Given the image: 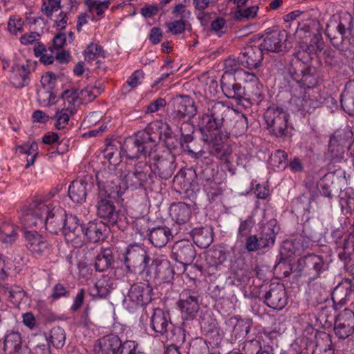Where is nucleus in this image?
<instances>
[{
    "label": "nucleus",
    "instance_id": "obj_1",
    "mask_svg": "<svg viewBox=\"0 0 354 354\" xmlns=\"http://www.w3.org/2000/svg\"><path fill=\"white\" fill-rule=\"evenodd\" d=\"M54 193L50 196H44L35 200L29 207L21 210L20 220L28 227L44 224L46 230L57 234L63 227L65 212L59 205L57 201H53Z\"/></svg>",
    "mask_w": 354,
    "mask_h": 354
},
{
    "label": "nucleus",
    "instance_id": "obj_2",
    "mask_svg": "<svg viewBox=\"0 0 354 354\" xmlns=\"http://www.w3.org/2000/svg\"><path fill=\"white\" fill-rule=\"evenodd\" d=\"M234 110L221 102H209L206 111L203 114L201 124L206 132L203 136H229L227 129L230 127Z\"/></svg>",
    "mask_w": 354,
    "mask_h": 354
},
{
    "label": "nucleus",
    "instance_id": "obj_3",
    "mask_svg": "<svg viewBox=\"0 0 354 354\" xmlns=\"http://www.w3.org/2000/svg\"><path fill=\"white\" fill-rule=\"evenodd\" d=\"M160 139L158 133L149 129L138 131L134 136L125 140L120 153L129 159L137 158L141 155H150Z\"/></svg>",
    "mask_w": 354,
    "mask_h": 354
},
{
    "label": "nucleus",
    "instance_id": "obj_4",
    "mask_svg": "<svg viewBox=\"0 0 354 354\" xmlns=\"http://www.w3.org/2000/svg\"><path fill=\"white\" fill-rule=\"evenodd\" d=\"M150 324L154 332L165 335L167 339L174 342L182 344L185 341L184 330L175 326L171 322L169 313L160 308L153 310Z\"/></svg>",
    "mask_w": 354,
    "mask_h": 354
},
{
    "label": "nucleus",
    "instance_id": "obj_5",
    "mask_svg": "<svg viewBox=\"0 0 354 354\" xmlns=\"http://www.w3.org/2000/svg\"><path fill=\"white\" fill-rule=\"evenodd\" d=\"M279 231L277 222L271 219L266 223L262 224L259 235H250L245 241V248L248 252L257 250H268L275 243L276 236Z\"/></svg>",
    "mask_w": 354,
    "mask_h": 354
},
{
    "label": "nucleus",
    "instance_id": "obj_6",
    "mask_svg": "<svg viewBox=\"0 0 354 354\" xmlns=\"http://www.w3.org/2000/svg\"><path fill=\"white\" fill-rule=\"evenodd\" d=\"M170 103L172 106V111L168 114L167 121V125L178 127V124L183 120H190L194 118L197 109L192 98L186 95H177L172 97Z\"/></svg>",
    "mask_w": 354,
    "mask_h": 354
},
{
    "label": "nucleus",
    "instance_id": "obj_7",
    "mask_svg": "<svg viewBox=\"0 0 354 354\" xmlns=\"http://www.w3.org/2000/svg\"><path fill=\"white\" fill-rule=\"evenodd\" d=\"M153 169L147 162H138L133 169L129 171L122 178L127 187L137 189L146 187L153 183Z\"/></svg>",
    "mask_w": 354,
    "mask_h": 354
},
{
    "label": "nucleus",
    "instance_id": "obj_8",
    "mask_svg": "<svg viewBox=\"0 0 354 354\" xmlns=\"http://www.w3.org/2000/svg\"><path fill=\"white\" fill-rule=\"evenodd\" d=\"M200 294L196 288L184 289L179 295L178 307L184 320H192L200 309Z\"/></svg>",
    "mask_w": 354,
    "mask_h": 354
},
{
    "label": "nucleus",
    "instance_id": "obj_9",
    "mask_svg": "<svg viewBox=\"0 0 354 354\" xmlns=\"http://www.w3.org/2000/svg\"><path fill=\"white\" fill-rule=\"evenodd\" d=\"M264 119L270 132L277 138L286 136L288 127V114L279 107H269Z\"/></svg>",
    "mask_w": 354,
    "mask_h": 354
},
{
    "label": "nucleus",
    "instance_id": "obj_10",
    "mask_svg": "<svg viewBox=\"0 0 354 354\" xmlns=\"http://www.w3.org/2000/svg\"><path fill=\"white\" fill-rule=\"evenodd\" d=\"M150 261L147 250L138 245L129 246L125 252L124 265L129 272H136L138 270L145 273Z\"/></svg>",
    "mask_w": 354,
    "mask_h": 354
},
{
    "label": "nucleus",
    "instance_id": "obj_11",
    "mask_svg": "<svg viewBox=\"0 0 354 354\" xmlns=\"http://www.w3.org/2000/svg\"><path fill=\"white\" fill-rule=\"evenodd\" d=\"M99 196L116 198L122 196L124 190L120 185V180L116 174L104 169L96 174Z\"/></svg>",
    "mask_w": 354,
    "mask_h": 354
},
{
    "label": "nucleus",
    "instance_id": "obj_12",
    "mask_svg": "<svg viewBox=\"0 0 354 354\" xmlns=\"http://www.w3.org/2000/svg\"><path fill=\"white\" fill-rule=\"evenodd\" d=\"M290 102L303 115L312 113L320 106V102L317 100L312 90L302 88H295L293 91Z\"/></svg>",
    "mask_w": 354,
    "mask_h": 354
},
{
    "label": "nucleus",
    "instance_id": "obj_13",
    "mask_svg": "<svg viewBox=\"0 0 354 354\" xmlns=\"http://www.w3.org/2000/svg\"><path fill=\"white\" fill-rule=\"evenodd\" d=\"M151 292L152 288L149 283H135L131 286L123 304L130 310L135 306L146 305L151 300Z\"/></svg>",
    "mask_w": 354,
    "mask_h": 354
},
{
    "label": "nucleus",
    "instance_id": "obj_14",
    "mask_svg": "<svg viewBox=\"0 0 354 354\" xmlns=\"http://www.w3.org/2000/svg\"><path fill=\"white\" fill-rule=\"evenodd\" d=\"M113 198L97 195L95 205L96 213L99 218L109 225H115L121 221L123 215L120 210L117 209L111 200Z\"/></svg>",
    "mask_w": 354,
    "mask_h": 354
},
{
    "label": "nucleus",
    "instance_id": "obj_15",
    "mask_svg": "<svg viewBox=\"0 0 354 354\" xmlns=\"http://www.w3.org/2000/svg\"><path fill=\"white\" fill-rule=\"evenodd\" d=\"M61 231L66 241L72 243L74 247L80 248L83 245L82 238L84 235V227L77 216L66 214Z\"/></svg>",
    "mask_w": 354,
    "mask_h": 354
},
{
    "label": "nucleus",
    "instance_id": "obj_16",
    "mask_svg": "<svg viewBox=\"0 0 354 354\" xmlns=\"http://www.w3.org/2000/svg\"><path fill=\"white\" fill-rule=\"evenodd\" d=\"M171 252L174 259L185 266L184 271H187L189 266L191 270H198V267L192 264L196 256V251L190 241L185 240L177 241L173 245Z\"/></svg>",
    "mask_w": 354,
    "mask_h": 354
},
{
    "label": "nucleus",
    "instance_id": "obj_17",
    "mask_svg": "<svg viewBox=\"0 0 354 354\" xmlns=\"http://www.w3.org/2000/svg\"><path fill=\"white\" fill-rule=\"evenodd\" d=\"M228 138L229 136L220 135L203 136V140L208 146L209 153L227 163L230 162V158L232 153L231 146L225 142Z\"/></svg>",
    "mask_w": 354,
    "mask_h": 354
},
{
    "label": "nucleus",
    "instance_id": "obj_18",
    "mask_svg": "<svg viewBox=\"0 0 354 354\" xmlns=\"http://www.w3.org/2000/svg\"><path fill=\"white\" fill-rule=\"evenodd\" d=\"M174 270L168 260H153L147 269L145 268V274L150 280H159L163 283H169L174 279Z\"/></svg>",
    "mask_w": 354,
    "mask_h": 354
},
{
    "label": "nucleus",
    "instance_id": "obj_19",
    "mask_svg": "<svg viewBox=\"0 0 354 354\" xmlns=\"http://www.w3.org/2000/svg\"><path fill=\"white\" fill-rule=\"evenodd\" d=\"M298 268L299 271L311 276L313 279H316L328 269V264L323 257L310 254L298 260Z\"/></svg>",
    "mask_w": 354,
    "mask_h": 354
},
{
    "label": "nucleus",
    "instance_id": "obj_20",
    "mask_svg": "<svg viewBox=\"0 0 354 354\" xmlns=\"http://www.w3.org/2000/svg\"><path fill=\"white\" fill-rule=\"evenodd\" d=\"M288 34L286 30H274L266 35L260 47L263 52L283 53L288 48L287 46Z\"/></svg>",
    "mask_w": 354,
    "mask_h": 354
},
{
    "label": "nucleus",
    "instance_id": "obj_21",
    "mask_svg": "<svg viewBox=\"0 0 354 354\" xmlns=\"http://www.w3.org/2000/svg\"><path fill=\"white\" fill-rule=\"evenodd\" d=\"M26 246L36 257H41L49 253L51 245L45 236L36 231L24 232Z\"/></svg>",
    "mask_w": 354,
    "mask_h": 354
},
{
    "label": "nucleus",
    "instance_id": "obj_22",
    "mask_svg": "<svg viewBox=\"0 0 354 354\" xmlns=\"http://www.w3.org/2000/svg\"><path fill=\"white\" fill-rule=\"evenodd\" d=\"M334 333L339 339H346L354 332V313L345 308L338 314L334 321Z\"/></svg>",
    "mask_w": 354,
    "mask_h": 354
},
{
    "label": "nucleus",
    "instance_id": "obj_23",
    "mask_svg": "<svg viewBox=\"0 0 354 354\" xmlns=\"http://www.w3.org/2000/svg\"><path fill=\"white\" fill-rule=\"evenodd\" d=\"M288 296L284 286L281 283L272 284L263 295L265 304L274 310H281L288 304Z\"/></svg>",
    "mask_w": 354,
    "mask_h": 354
},
{
    "label": "nucleus",
    "instance_id": "obj_24",
    "mask_svg": "<svg viewBox=\"0 0 354 354\" xmlns=\"http://www.w3.org/2000/svg\"><path fill=\"white\" fill-rule=\"evenodd\" d=\"M313 242L312 236L303 230L301 233L297 234L293 239L284 241L281 254H285V252H287L288 256L297 253L299 254L304 250L312 246Z\"/></svg>",
    "mask_w": 354,
    "mask_h": 354
},
{
    "label": "nucleus",
    "instance_id": "obj_25",
    "mask_svg": "<svg viewBox=\"0 0 354 354\" xmlns=\"http://www.w3.org/2000/svg\"><path fill=\"white\" fill-rule=\"evenodd\" d=\"M293 78L299 86V88L312 90L318 82L319 74L314 66H301L295 70Z\"/></svg>",
    "mask_w": 354,
    "mask_h": 354
},
{
    "label": "nucleus",
    "instance_id": "obj_26",
    "mask_svg": "<svg viewBox=\"0 0 354 354\" xmlns=\"http://www.w3.org/2000/svg\"><path fill=\"white\" fill-rule=\"evenodd\" d=\"M221 86L223 94L227 98L234 99L237 104L242 105L245 87L236 83L234 77H228L227 73L223 74L221 80Z\"/></svg>",
    "mask_w": 354,
    "mask_h": 354
},
{
    "label": "nucleus",
    "instance_id": "obj_27",
    "mask_svg": "<svg viewBox=\"0 0 354 354\" xmlns=\"http://www.w3.org/2000/svg\"><path fill=\"white\" fill-rule=\"evenodd\" d=\"M263 50L259 46H249L239 56L240 64L248 69L257 68L263 59Z\"/></svg>",
    "mask_w": 354,
    "mask_h": 354
},
{
    "label": "nucleus",
    "instance_id": "obj_28",
    "mask_svg": "<svg viewBox=\"0 0 354 354\" xmlns=\"http://www.w3.org/2000/svg\"><path fill=\"white\" fill-rule=\"evenodd\" d=\"M176 168L175 157L171 154L166 156L158 157L153 169V176L162 180H167L171 177Z\"/></svg>",
    "mask_w": 354,
    "mask_h": 354
},
{
    "label": "nucleus",
    "instance_id": "obj_29",
    "mask_svg": "<svg viewBox=\"0 0 354 354\" xmlns=\"http://www.w3.org/2000/svg\"><path fill=\"white\" fill-rule=\"evenodd\" d=\"M225 324L235 339H243L248 334L252 321L250 319H243L236 315L226 320Z\"/></svg>",
    "mask_w": 354,
    "mask_h": 354
},
{
    "label": "nucleus",
    "instance_id": "obj_30",
    "mask_svg": "<svg viewBox=\"0 0 354 354\" xmlns=\"http://www.w3.org/2000/svg\"><path fill=\"white\" fill-rule=\"evenodd\" d=\"M147 234L150 243L156 248L164 247L173 237L170 228L166 225L153 227Z\"/></svg>",
    "mask_w": 354,
    "mask_h": 354
},
{
    "label": "nucleus",
    "instance_id": "obj_31",
    "mask_svg": "<svg viewBox=\"0 0 354 354\" xmlns=\"http://www.w3.org/2000/svg\"><path fill=\"white\" fill-rule=\"evenodd\" d=\"M242 106L248 107L252 104H259L263 99L261 84L248 83L244 89Z\"/></svg>",
    "mask_w": 354,
    "mask_h": 354
},
{
    "label": "nucleus",
    "instance_id": "obj_32",
    "mask_svg": "<svg viewBox=\"0 0 354 354\" xmlns=\"http://www.w3.org/2000/svg\"><path fill=\"white\" fill-rule=\"evenodd\" d=\"M91 187L92 185L84 180L73 181L68 187V196L74 203L82 204Z\"/></svg>",
    "mask_w": 354,
    "mask_h": 354
},
{
    "label": "nucleus",
    "instance_id": "obj_33",
    "mask_svg": "<svg viewBox=\"0 0 354 354\" xmlns=\"http://www.w3.org/2000/svg\"><path fill=\"white\" fill-rule=\"evenodd\" d=\"M23 339L18 331L8 330L3 341V350L8 354H21L23 349Z\"/></svg>",
    "mask_w": 354,
    "mask_h": 354
},
{
    "label": "nucleus",
    "instance_id": "obj_34",
    "mask_svg": "<svg viewBox=\"0 0 354 354\" xmlns=\"http://www.w3.org/2000/svg\"><path fill=\"white\" fill-rule=\"evenodd\" d=\"M353 292L351 281L346 279L339 283L332 292V299L335 306L339 305L340 307L345 305L348 297Z\"/></svg>",
    "mask_w": 354,
    "mask_h": 354
},
{
    "label": "nucleus",
    "instance_id": "obj_35",
    "mask_svg": "<svg viewBox=\"0 0 354 354\" xmlns=\"http://www.w3.org/2000/svg\"><path fill=\"white\" fill-rule=\"evenodd\" d=\"M193 140V135L181 136L180 138V143L183 149L185 151H187L192 158L195 159L197 167L201 166L203 162H205L207 165L212 163V160L211 158L209 157H203V155L205 153L203 150L195 151L192 149L189 143L192 142Z\"/></svg>",
    "mask_w": 354,
    "mask_h": 354
},
{
    "label": "nucleus",
    "instance_id": "obj_36",
    "mask_svg": "<svg viewBox=\"0 0 354 354\" xmlns=\"http://www.w3.org/2000/svg\"><path fill=\"white\" fill-rule=\"evenodd\" d=\"M121 341L117 336L106 337L99 340L95 351L97 354H118Z\"/></svg>",
    "mask_w": 354,
    "mask_h": 354
},
{
    "label": "nucleus",
    "instance_id": "obj_37",
    "mask_svg": "<svg viewBox=\"0 0 354 354\" xmlns=\"http://www.w3.org/2000/svg\"><path fill=\"white\" fill-rule=\"evenodd\" d=\"M191 213L190 206L185 203L173 204L169 209L172 220L180 225L185 223L189 220Z\"/></svg>",
    "mask_w": 354,
    "mask_h": 354
},
{
    "label": "nucleus",
    "instance_id": "obj_38",
    "mask_svg": "<svg viewBox=\"0 0 354 354\" xmlns=\"http://www.w3.org/2000/svg\"><path fill=\"white\" fill-rule=\"evenodd\" d=\"M11 83L17 88H22L30 82L28 66L15 64L12 67Z\"/></svg>",
    "mask_w": 354,
    "mask_h": 354
},
{
    "label": "nucleus",
    "instance_id": "obj_39",
    "mask_svg": "<svg viewBox=\"0 0 354 354\" xmlns=\"http://www.w3.org/2000/svg\"><path fill=\"white\" fill-rule=\"evenodd\" d=\"M103 229H105L102 222L90 221L86 226L84 227V235L90 243H97L103 240L104 234Z\"/></svg>",
    "mask_w": 354,
    "mask_h": 354
},
{
    "label": "nucleus",
    "instance_id": "obj_40",
    "mask_svg": "<svg viewBox=\"0 0 354 354\" xmlns=\"http://www.w3.org/2000/svg\"><path fill=\"white\" fill-rule=\"evenodd\" d=\"M0 290L7 296L10 302L16 306L19 305L26 296V292L21 287L7 283L0 284Z\"/></svg>",
    "mask_w": 354,
    "mask_h": 354
},
{
    "label": "nucleus",
    "instance_id": "obj_41",
    "mask_svg": "<svg viewBox=\"0 0 354 354\" xmlns=\"http://www.w3.org/2000/svg\"><path fill=\"white\" fill-rule=\"evenodd\" d=\"M114 261L112 250L107 248L101 249L95 257L94 266L96 271L104 272L109 269Z\"/></svg>",
    "mask_w": 354,
    "mask_h": 354
},
{
    "label": "nucleus",
    "instance_id": "obj_42",
    "mask_svg": "<svg viewBox=\"0 0 354 354\" xmlns=\"http://www.w3.org/2000/svg\"><path fill=\"white\" fill-rule=\"evenodd\" d=\"M341 106L349 115H354V81L348 82L341 95Z\"/></svg>",
    "mask_w": 354,
    "mask_h": 354
},
{
    "label": "nucleus",
    "instance_id": "obj_43",
    "mask_svg": "<svg viewBox=\"0 0 354 354\" xmlns=\"http://www.w3.org/2000/svg\"><path fill=\"white\" fill-rule=\"evenodd\" d=\"M191 234L195 244L201 248H207L213 241L212 232L205 227L194 228Z\"/></svg>",
    "mask_w": 354,
    "mask_h": 354
},
{
    "label": "nucleus",
    "instance_id": "obj_44",
    "mask_svg": "<svg viewBox=\"0 0 354 354\" xmlns=\"http://www.w3.org/2000/svg\"><path fill=\"white\" fill-rule=\"evenodd\" d=\"M17 230V227L12 223H2L0 225V241L6 244H12L18 237Z\"/></svg>",
    "mask_w": 354,
    "mask_h": 354
},
{
    "label": "nucleus",
    "instance_id": "obj_45",
    "mask_svg": "<svg viewBox=\"0 0 354 354\" xmlns=\"http://www.w3.org/2000/svg\"><path fill=\"white\" fill-rule=\"evenodd\" d=\"M347 148L330 137L328 142V156L334 162H340Z\"/></svg>",
    "mask_w": 354,
    "mask_h": 354
},
{
    "label": "nucleus",
    "instance_id": "obj_46",
    "mask_svg": "<svg viewBox=\"0 0 354 354\" xmlns=\"http://www.w3.org/2000/svg\"><path fill=\"white\" fill-rule=\"evenodd\" d=\"M97 295L100 298H106L110 292L115 288L114 281L107 277L98 279L95 285Z\"/></svg>",
    "mask_w": 354,
    "mask_h": 354
},
{
    "label": "nucleus",
    "instance_id": "obj_47",
    "mask_svg": "<svg viewBox=\"0 0 354 354\" xmlns=\"http://www.w3.org/2000/svg\"><path fill=\"white\" fill-rule=\"evenodd\" d=\"M210 169L206 167L202 171L203 180L205 183L204 184V189L211 199L214 200L216 196L221 194V192L218 185L214 182V180L211 176H207V173Z\"/></svg>",
    "mask_w": 354,
    "mask_h": 354
},
{
    "label": "nucleus",
    "instance_id": "obj_48",
    "mask_svg": "<svg viewBox=\"0 0 354 354\" xmlns=\"http://www.w3.org/2000/svg\"><path fill=\"white\" fill-rule=\"evenodd\" d=\"M324 42L322 35L319 34L315 35L311 39L309 44L304 43L301 44L299 49L302 50L304 53L310 55L315 54L318 50H321L323 48Z\"/></svg>",
    "mask_w": 354,
    "mask_h": 354
},
{
    "label": "nucleus",
    "instance_id": "obj_49",
    "mask_svg": "<svg viewBox=\"0 0 354 354\" xmlns=\"http://www.w3.org/2000/svg\"><path fill=\"white\" fill-rule=\"evenodd\" d=\"M56 75L52 72H48L41 76V84L43 90L38 92V95L41 97V94H46L49 97L53 96L52 91L54 89L56 84Z\"/></svg>",
    "mask_w": 354,
    "mask_h": 354
},
{
    "label": "nucleus",
    "instance_id": "obj_50",
    "mask_svg": "<svg viewBox=\"0 0 354 354\" xmlns=\"http://www.w3.org/2000/svg\"><path fill=\"white\" fill-rule=\"evenodd\" d=\"M234 123L231 129V133L234 136L238 137L243 135L248 130V118L244 114L236 113L232 117Z\"/></svg>",
    "mask_w": 354,
    "mask_h": 354
},
{
    "label": "nucleus",
    "instance_id": "obj_51",
    "mask_svg": "<svg viewBox=\"0 0 354 354\" xmlns=\"http://www.w3.org/2000/svg\"><path fill=\"white\" fill-rule=\"evenodd\" d=\"M331 138L348 149L352 142L353 133L351 127L347 126L343 129H337Z\"/></svg>",
    "mask_w": 354,
    "mask_h": 354
},
{
    "label": "nucleus",
    "instance_id": "obj_52",
    "mask_svg": "<svg viewBox=\"0 0 354 354\" xmlns=\"http://www.w3.org/2000/svg\"><path fill=\"white\" fill-rule=\"evenodd\" d=\"M85 60L89 63L100 57H105V52L103 48L95 44H90L84 52Z\"/></svg>",
    "mask_w": 354,
    "mask_h": 354
},
{
    "label": "nucleus",
    "instance_id": "obj_53",
    "mask_svg": "<svg viewBox=\"0 0 354 354\" xmlns=\"http://www.w3.org/2000/svg\"><path fill=\"white\" fill-rule=\"evenodd\" d=\"M110 1L111 0H85L84 3L91 13L95 12L97 15L101 16L109 8Z\"/></svg>",
    "mask_w": 354,
    "mask_h": 354
},
{
    "label": "nucleus",
    "instance_id": "obj_54",
    "mask_svg": "<svg viewBox=\"0 0 354 354\" xmlns=\"http://www.w3.org/2000/svg\"><path fill=\"white\" fill-rule=\"evenodd\" d=\"M50 342L53 346L57 348H62L65 344L66 334L63 328L55 327L50 330Z\"/></svg>",
    "mask_w": 354,
    "mask_h": 354
},
{
    "label": "nucleus",
    "instance_id": "obj_55",
    "mask_svg": "<svg viewBox=\"0 0 354 354\" xmlns=\"http://www.w3.org/2000/svg\"><path fill=\"white\" fill-rule=\"evenodd\" d=\"M226 259V252L220 249L211 250L207 252L206 255V260L212 266L222 264Z\"/></svg>",
    "mask_w": 354,
    "mask_h": 354
},
{
    "label": "nucleus",
    "instance_id": "obj_56",
    "mask_svg": "<svg viewBox=\"0 0 354 354\" xmlns=\"http://www.w3.org/2000/svg\"><path fill=\"white\" fill-rule=\"evenodd\" d=\"M259 7L257 6H251L245 9H239L234 12V19L237 21H243L245 20L253 19L257 15Z\"/></svg>",
    "mask_w": 354,
    "mask_h": 354
},
{
    "label": "nucleus",
    "instance_id": "obj_57",
    "mask_svg": "<svg viewBox=\"0 0 354 354\" xmlns=\"http://www.w3.org/2000/svg\"><path fill=\"white\" fill-rule=\"evenodd\" d=\"M73 113L72 109L66 108L61 111H58L55 115V118L57 120L55 123V127L57 129H64L68 122L70 115Z\"/></svg>",
    "mask_w": 354,
    "mask_h": 354
},
{
    "label": "nucleus",
    "instance_id": "obj_58",
    "mask_svg": "<svg viewBox=\"0 0 354 354\" xmlns=\"http://www.w3.org/2000/svg\"><path fill=\"white\" fill-rule=\"evenodd\" d=\"M288 153L283 150H276L271 156V161L279 169H284L287 165Z\"/></svg>",
    "mask_w": 354,
    "mask_h": 354
},
{
    "label": "nucleus",
    "instance_id": "obj_59",
    "mask_svg": "<svg viewBox=\"0 0 354 354\" xmlns=\"http://www.w3.org/2000/svg\"><path fill=\"white\" fill-rule=\"evenodd\" d=\"M60 8V0H44L41 10L47 17H51L53 13L57 11Z\"/></svg>",
    "mask_w": 354,
    "mask_h": 354
},
{
    "label": "nucleus",
    "instance_id": "obj_60",
    "mask_svg": "<svg viewBox=\"0 0 354 354\" xmlns=\"http://www.w3.org/2000/svg\"><path fill=\"white\" fill-rule=\"evenodd\" d=\"M118 149L113 145H108L102 153L104 159H106L111 165H116L120 162V158L117 153Z\"/></svg>",
    "mask_w": 354,
    "mask_h": 354
},
{
    "label": "nucleus",
    "instance_id": "obj_61",
    "mask_svg": "<svg viewBox=\"0 0 354 354\" xmlns=\"http://www.w3.org/2000/svg\"><path fill=\"white\" fill-rule=\"evenodd\" d=\"M224 65L225 68L224 74L227 73L228 77H234V74L243 71V70L240 68L241 64L239 59L236 60L235 59L228 58L225 59Z\"/></svg>",
    "mask_w": 354,
    "mask_h": 354
},
{
    "label": "nucleus",
    "instance_id": "obj_62",
    "mask_svg": "<svg viewBox=\"0 0 354 354\" xmlns=\"http://www.w3.org/2000/svg\"><path fill=\"white\" fill-rule=\"evenodd\" d=\"M100 93V89L96 87L86 86L80 91V99L85 102H89L93 101Z\"/></svg>",
    "mask_w": 354,
    "mask_h": 354
},
{
    "label": "nucleus",
    "instance_id": "obj_63",
    "mask_svg": "<svg viewBox=\"0 0 354 354\" xmlns=\"http://www.w3.org/2000/svg\"><path fill=\"white\" fill-rule=\"evenodd\" d=\"M24 22L22 19L16 16H11L8 22V30L12 35L23 31Z\"/></svg>",
    "mask_w": 354,
    "mask_h": 354
},
{
    "label": "nucleus",
    "instance_id": "obj_64",
    "mask_svg": "<svg viewBox=\"0 0 354 354\" xmlns=\"http://www.w3.org/2000/svg\"><path fill=\"white\" fill-rule=\"evenodd\" d=\"M137 348L138 344L136 342L126 341L121 343L118 354H138L139 352L137 351Z\"/></svg>",
    "mask_w": 354,
    "mask_h": 354
}]
</instances>
